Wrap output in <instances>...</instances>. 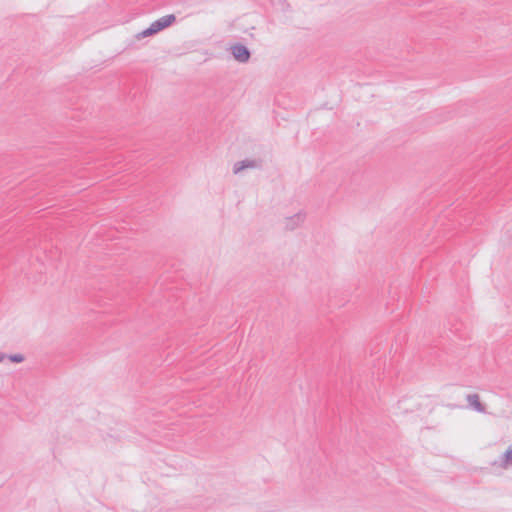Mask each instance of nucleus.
Returning <instances> with one entry per match:
<instances>
[{
	"label": "nucleus",
	"mask_w": 512,
	"mask_h": 512,
	"mask_svg": "<svg viewBox=\"0 0 512 512\" xmlns=\"http://www.w3.org/2000/svg\"><path fill=\"white\" fill-rule=\"evenodd\" d=\"M176 21V17L174 14L165 15L158 20L152 22L150 24L151 28L154 30V32L157 34L158 32L162 31L163 29L169 27Z\"/></svg>",
	"instance_id": "1"
},
{
	"label": "nucleus",
	"mask_w": 512,
	"mask_h": 512,
	"mask_svg": "<svg viewBox=\"0 0 512 512\" xmlns=\"http://www.w3.org/2000/svg\"><path fill=\"white\" fill-rule=\"evenodd\" d=\"M231 52L233 57L241 63L247 62L251 56L249 49L242 44L233 45L231 47Z\"/></svg>",
	"instance_id": "2"
},
{
	"label": "nucleus",
	"mask_w": 512,
	"mask_h": 512,
	"mask_svg": "<svg viewBox=\"0 0 512 512\" xmlns=\"http://www.w3.org/2000/svg\"><path fill=\"white\" fill-rule=\"evenodd\" d=\"M261 166H262V161L261 160L245 159V160H242V161H238V162H236L234 164V166H233V173L234 174H238L241 171H243L244 169H247V168H260Z\"/></svg>",
	"instance_id": "3"
},
{
	"label": "nucleus",
	"mask_w": 512,
	"mask_h": 512,
	"mask_svg": "<svg viewBox=\"0 0 512 512\" xmlns=\"http://www.w3.org/2000/svg\"><path fill=\"white\" fill-rule=\"evenodd\" d=\"M466 400L469 406L477 412L484 413L486 411L485 406L480 402L478 394H468Z\"/></svg>",
	"instance_id": "4"
},
{
	"label": "nucleus",
	"mask_w": 512,
	"mask_h": 512,
	"mask_svg": "<svg viewBox=\"0 0 512 512\" xmlns=\"http://www.w3.org/2000/svg\"><path fill=\"white\" fill-rule=\"evenodd\" d=\"M304 221V215L298 213L294 216L288 217L285 222V228L288 230H294Z\"/></svg>",
	"instance_id": "5"
},
{
	"label": "nucleus",
	"mask_w": 512,
	"mask_h": 512,
	"mask_svg": "<svg viewBox=\"0 0 512 512\" xmlns=\"http://www.w3.org/2000/svg\"><path fill=\"white\" fill-rule=\"evenodd\" d=\"M500 466L502 468L512 466V446H510L503 454Z\"/></svg>",
	"instance_id": "6"
},
{
	"label": "nucleus",
	"mask_w": 512,
	"mask_h": 512,
	"mask_svg": "<svg viewBox=\"0 0 512 512\" xmlns=\"http://www.w3.org/2000/svg\"><path fill=\"white\" fill-rule=\"evenodd\" d=\"M155 34L156 33L154 32V30L151 28V26H149L148 28H146L143 31L139 32L136 35V38L137 39H142V38L149 37V36H152V35H155Z\"/></svg>",
	"instance_id": "7"
},
{
	"label": "nucleus",
	"mask_w": 512,
	"mask_h": 512,
	"mask_svg": "<svg viewBox=\"0 0 512 512\" xmlns=\"http://www.w3.org/2000/svg\"><path fill=\"white\" fill-rule=\"evenodd\" d=\"M9 360L14 363H21L24 361V355L22 354H11L8 356Z\"/></svg>",
	"instance_id": "8"
},
{
	"label": "nucleus",
	"mask_w": 512,
	"mask_h": 512,
	"mask_svg": "<svg viewBox=\"0 0 512 512\" xmlns=\"http://www.w3.org/2000/svg\"><path fill=\"white\" fill-rule=\"evenodd\" d=\"M7 357V355L3 352H0V363Z\"/></svg>",
	"instance_id": "9"
}]
</instances>
